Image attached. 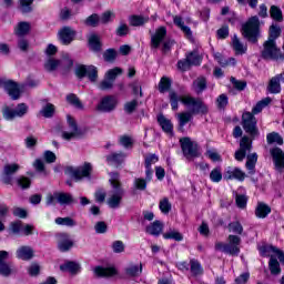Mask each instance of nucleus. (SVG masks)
Listing matches in <instances>:
<instances>
[{"label":"nucleus","mask_w":284,"mask_h":284,"mask_svg":"<svg viewBox=\"0 0 284 284\" xmlns=\"http://www.w3.org/2000/svg\"><path fill=\"white\" fill-rule=\"evenodd\" d=\"M75 74L79 79H83V77H88L91 83H97V79H99V71L94 65H79L75 69Z\"/></svg>","instance_id":"10"},{"label":"nucleus","mask_w":284,"mask_h":284,"mask_svg":"<svg viewBox=\"0 0 284 284\" xmlns=\"http://www.w3.org/2000/svg\"><path fill=\"white\" fill-rule=\"evenodd\" d=\"M60 270L62 272H70L71 274H75V272H79V264L74 262H68L67 264L61 265Z\"/></svg>","instance_id":"53"},{"label":"nucleus","mask_w":284,"mask_h":284,"mask_svg":"<svg viewBox=\"0 0 284 284\" xmlns=\"http://www.w3.org/2000/svg\"><path fill=\"white\" fill-rule=\"evenodd\" d=\"M114 17H116V14L114 13V11H105L104 13H102L101 18H100V23H110V21H112V19H114Z\"/></svg>","instance_id":"62"},{"label":"nucleus","mask_w":284,"mask_h":284,"mask_svg":"<svg viewBox=\"0 0 284 284\" xmlns=\"http://www.w3.org/2000/svg\"><path fill=\"white\" fill-rule=\"evenodd\" d=\"M120 74H123V69L115 67L106 71L105 77H108L114 83Z\"/></svg>","instance_id":"51"},{"label":"nucleus","mask_w":284,"mask_h":284,"mask_svg":"<svg viewBox=\"0 0 284 284\" xmlns=\"http://www.w3.org/2000/svg\"><path fill=\"white\" fill-rule=\"evenodd\" d=\"M215 59L217 63L222 65V68H225L226 65H236V59L234 58L225 59L221 53L215 54Z\"/></svg>","instance_id":"47"},{"label":"nucleus","mask_w":284,"mask_h":284,"mask_svg":"<svg viewBox=\"0 0 284 284\" xmlns=\"http://www.w3.org/2000/svg\"><path fill=\"white\" fill-rule=\"evenodd\" d=\"M263 45L262 58L276 61L281 57V49L276 47V41L266 40Z\"/></svg>","instance_id":"9"},{"label":"nucleus","mask_w":284,"mask_h":284,"mask_svg":"<svg viewBox=\"0 0 284 284\" xmlns=\"http://www.w3.org/2000/svg\"><path fill=\"white\" fill-rule=\"evenodd\" d=\"M246 169L248 170V173L254 174L256 171V161H258V155L256 153L248 154L246 156Z\"/></svg>","instance_id":"34"},{"label":"nucleus","mask_w":284,"mask_h":284,"mask_svg":"<svg viewBox=\"0 0 284 284\" xmlns=\"http://www.w3.org/2000/svg\"><path fill=\"white\" fill-rule=\"evenodd\" d=\"M16 256L21 261H30L34 257V250L30 246H20L16 252Z\"/></svg>","instance_id":"23"},{"label":"nucleus","mask_w":284,"mask_h":284,"mask_svg":"<svg viewBox=\"0 0 284 284\" xmlns=\"http://www.w3.org/2000/svg\"><path fill=\"white\" fill-rule=\"evenodd\" d=\"M281 37V27L278 24H272L268 31L267 41H276Z\"/></svg>","instance_id":"45"},{"label":"nucleus","mask_w":284,"mask_h":284,"mask_svg":"<svg viewBox=\"0 0 284 284\" xmlns=\"http://www.w3.org/2000/svg\"><path fill=\"white\" fill-rule=\"evenodd\" d=\"M260 28L261 20L256 16H253L242 26V34L251 43H257Z\"/></svg>","instance_id":"3"},{"label":"nucleus","mask_w":284,"mask_h":284,"mask_svg":"<svg viewBox=\"0 0 284 284\" xmlns=\"http://www.w3.org/2000/svg\"><path fill=\"white\" fill-rule=\"evenodd\" d=\"M34 0H20V10L23 14H28L32 11V3Z\"/></svg>","instance_id":"56"},{"label":"nucleus","mask_w":284,"mask_h":284,"mask_svg":"<svg viewBox=\"0 0 284 284\" xmlns=\"http://www.w3.org/2000/svg\"><path fill=\"white\" fill-rule=\"evenodd\" d=\"M165 34H168V30L165 27H160L155 34L152 37V43L154 48H159L160 43L165 39Z\"/></svg>","instance_id":"27"},{"label":"nucleus","mask_w":284,"mask_h":284,"mask_svg":"<svg viewBox=\"0 0 284 284\" xmlns=\"http://www.w3.org/2000/svg\"><path fill=\"white\" fill-rule=\"evenodd\" d=\"M142 265H136V264H130L129 266L125 267V274L126 276H136L141 272Z\"/></svg>","instance_id":"57"},{"label":"nucleus","mask_w":284,"mask_h":284,"mask_svg":"<svg viewBox=\"0 0 284 284\" xmlns=\"http://www.w3.org/2000/svg\"><path fill=\"white\" fill-rule=\"evenodd\" d=\"M210 180L212 183H221V181H223V171L221 170V166H217L211 171Z\"/></svg>","instance_id":"44"},{"label":"nucleus","mask_w":284,"mask_h":284,"mask_svg":"<svg viewBox=\"0 0 284 284\" xmlns=\"http://www.w3.org/2000/svg\"><path fill=\"white\" fill-rule=\"evenodd\" d=\"M98 88L99 90H112L114 82L108 75H104V79L98 84Z\"/></svg>","instance_id":"55"},{"label":"nucleus","mask_w":284,"mask_h":284,"mask_svg":"<svg viewBox=\"0 0 284 284\" xmlns=\"http://www.w3.org/2000/svg\"><path fill=\"white\" fill-rule=\"evenodd\" d=\"M268 270L273 276H278V274H281V264L276 257L271 256L268 262Z\"/></svg>","instance_id":"36"},{"label":"nucleus","mask_w":284,"mask_h":284,"mask_svg":"<svg viewBox=\"0 0 284 284\" xmlns=\"http://www.w3.org/2000/svg\"><path fill=\"white\" fill-rule=\"evenodd\" d=\"M72 65H74V62L72 59H70V57H64L62 60H60V68H62V70H70Z\"/></svg>","instance_id":"63"},{"label":"nucleus","mask_w":284,"mask_h":284,"mask_svg":"<svg viewBox=\"0 0 284 284\" xmlns=\"http://www.w3.org/2000/svg\"><path fill=\"white\" fill-rule=\"evenodd\" d=\"M158 123L165 134H169V136H174V124H172V120L165 118L163 114H160L158 115Z\"/></svg>","instance_id":"22"},{"label":"nucleus","mask_w":284,"mask_h":284,"mask_svg":"<svg viewBox=\"0 0 284 284\" xmlns=\"http://www.w3.org/2000/svg\"><path fill=\"white\" fill-rule=\"evenodd\" d=\"M67 103H69L70 105H73V108H77V110H83V103L81 102L79 97H77V94L74 93L67 95Z\"/></svg>","instance_id":"40"},{"label":"nucleus","mask_w":284,"mask_h":284,"mask_svg":"<svg viewBox=\"0 0 284 284\" xmlns=\"http://www.w3.org/2000/svg\"><path fill=\"white\" fill-rule=\"evenodd\" d=\"M186 59L191 65H201V55L199 54V51L187 53Z\"/></svg>","instance_id":"48"},{"label":"nucleus","mask_w":284,"mask_h":284,"mask_svg":"<svg viewBox=\"0 0 284 284\" xmlns=\"http://www.w3.org/2000/svg\"><path fill=\"white\" fill-rule=\"evenodd\" d=\"M272 212V209L270 207V205L260 202L255 209V216H257V219H266V216Z\"/></svg>","instance_id":"26"},{"label":"nucleus","mask_w":284,"mask_h":284,"mask_svg":"<svg viewBox=\"0 0 284 284\" xmlns=\"http://www.w3.org/2000/svg\"><path fill=\"white\" fill-rule=\"evenodd\" d=\"M40 113L42 114V116H44V119H52V116H54V104L48 103L45 106L42 108Z\"/></svg>","instance_id":"52"},{"label":"nucleus","mask_w":284,"mask_h":284,"mask_svg":"<svg viewBox=\"0 0 284 284\" xmlns=\"http://www.w3.org/2000/svg\"><path fill=\"white\" fill-rule=\"evenodd\" d=\"M174 24L182 30V32L185 34L186 38L192 40V29L190 27L185 26V22L183 21V18L175 16L173 18Z\"/></svg>","instance_id":"24"},{"label":"nucleus","mask_w":284,"mask_h":284,"mask_svg":"<svg viewBox=\"0 0 284 284\" xmlns=\"http://www.w3.org/2000/svg\"><path fill=\"white\" fill-rule=\"evenodd\" d=\"M84 23L85 26H90L91 28H97V26L101 23V18L99 17V14L93 13L85 19Z\"/></svg>","instance_id":"54"},{"label":"nucleus","mask_w":284,"mask_h":284,"mask_svg":"<svg viewBox=\"0 0 284 284\" xmlns=\"http://www.w3.org/2000/svg\"><path fill=\"white\" fill-rule=\"evenodd\" d=\"M18 170H21V166L17 163L6 164L2 171V182L6 185H12V176L17 174Z\"/></svg>","instance_id":"18"},{"label":"nucleus","mask_w":284,"mask_h":284,"mask_svg":"<svg viewBox=\"0 0 284 284\" xmlns=\"http://www.w3.org/2000/svg\"><path fill=\"white\" fill-rule=\"evenodd\" d=\"M74 205L77 200L70 193L54 192L47 195V205Z\"/></svg>","instance_id":"6"},{"label":"nucleus","mask_w":284,"mask_h":284,"mask_svg":"<svg viewBox=\"0 0 284 284\" xmlns=\"http://www.w3.org/2000/svg\"><path fill=\"white\" fill-rule=\"evenodd\" d=\"M92 163L84 162L82 165L74 168V166H67L65 174L74 179V181H83V179L91 180L92 179Z\"/></svg>","instance_id":"4"},{"label":"nucleus","mask_w":284,"mask_h":284,"mask_svg":"<svg viewBox=\"0 0 284 284\" xmlns=\"http://www.w3.org/2000/svg\"><path fill=\"white\" fill-rule=\"evenodd\" d=\"M267 91L271 94H280L281 92V80L277 78V75L273 77L267 85Z\"/></svg>","instance_id":"30"},{"label":"nucleus","mask_w":284,"mask_h":284,"mask_svg":"<svg viewBox=\"0 0 284 284\" xmlns=\"http://www.w3.org/2000/svg\"><path fill=\"white\" fill-rule=\"evenodd\" d=\"M102 43H101V37H99V34H91L89 37V48L90 50H92L93 52H101V48H102Z\"/></svg>","instance_id":"25"},{"label":"nucleus","mask_w":284,"mask_h":284,"mask_svg":"<svg viewBox=\"0 0 284 284\" xmlns=\"http://www.w3.org/2000/svg\"><path fill=\"white\" fill-rule=\"evenodd\" d=\"M160 211L162 214H170L172 211V203H170V200L168 197H164L159 203Z\"/></svg>","instance_id":"50"},{"label":"nucleus","mask_w":284,"mask_h":284,"mask_svg":"<svg viewBox=\"0 0 284 284\" xmlns=\"http://www.w3.org/2000/svg\"><path fill=\"white\" fill-rule=\"evenodd\" d=\"M30 32V22H19L14 28V34L17 37H26Z\"/></svg>","instance_id":"35"},{"label":"nucleus","mask_w":284,"mask_h":284,"mask_svg":"<svg viewBox=\"0 0 284 284\" xmlns=\"http://www.w3.org/2000/svg\"><path fill=\"white\" fill-rule=\"evenodd\" d=\"M229 232H233V234H243V225L241 222H231L229 224Z\"/></svg>","instance_id":"59"},{"label":"nucleus","mask_w":284,"mask_h":284,"mask_svg":"<svg viewBox=\"0 0 284 284\" xmlns=\"http://www.w3.org/2000/svg\"><path fill=\"white\" fill-rule=\"evenodd\" d=\"M55 239L58 241V250H60V252H70V250H72L74 242L70 239V234L58 233Z\"/></svg>","instance_id":"17"},{"label":"nucleus","mask_w":284,"mask_h":284,"mask_svg":"<svg viewBox=\"0 0 284 284\" xmlns=\"http://www.w3.org/2000/svg\"><path fill=\"white\" fill-rule=\"evenodd\" d=\"M163 232V223L161 221H154L150 226L146 227V233L152 236H159Z\"/></svg>","instance_id":"32"},{"label":"nucleus","mask_w":284,"mask_h":284,"mask_svg":"<svg viewBox=\"0 0 284 284\" xmlns=\"http://www.w3.org/2000/svg\"><path fill=\"white\" fill-rule=\"evenodd\" d=\"M247 152H252V140L247 135H244L240 141V150L235 152V159L243 161Z\"/></svg>","instance_id":"15"},{"label":"nucleus","mask_w":284,"mask_h":284,"mask_svg":"<svg viewBox=\"0 0 284 284\" xmlns=\"http://www.w3.org/2000/svg\"><path fill=\"white\" fill-rule=\"evenodd\" d=\"M60 65H61L60 60H57L54 58H49L44 63V69L47 70V72H54V70H57V68H60Z\"/></svg>","instance_id":"42"},{"label":"nucleus","mask_w":284,"mask_h":284,"mask_svg":"<svg viewBox=\"0 0 284 284\" xmlns=\"http://www.w3.org/2000/svg\"><path fill=\"white\" fill-rule=\"evenodd\" d=\"M271 156L276 172H283L284 170V152L281 148L275 146L270 150Z\"/></svg>","instance_id":"16"},{"label":"nucleus","mask_w":284,"mask_h":284,"mask_svg":"<svg viewBox=\"0 0 284 284\" xmlns=\"http://www.w3.org/2000/svg\"><path fill=\"white\" fill-rule=\"evenodd\" d=\"M119 105V98L115 95H106L101 99L100 103L97 105L98 112H114Z\"/></svg>","instance_id":"12"},{"label":"nucleus","mask_w":284,"mask_h":284,"mask_svg":"<svg viewBox=\"0 0 284 284\" xmlns=\"http://www.w3.org/2000/svg\"><path fill=\"white\" fill-rule=\"evenodd\" d=\"M272 103V99L266 98L262 101L257 102L256 105L252 109V114H260V112H263V108H267Z\"/></svg>","instance_id":"46"},{"label":"nucleus","mask_w":284,"mask_h":284,"mask_svg":"<svg viewBox=\"0 0 284 284\" xmlns=\"http://www.w3.org/2000/svg\"><path fill=\"white\" fill-rule=\"evenodd\" d=\"M7 258H10V253L8 251H0V276H4V278L14 274V266L8 263Z\"/></svg>","instance_id":"13"},{"label":"nucleus","mask_w":284,"mask_h":284,"mask_svg":"<svg viewBox=\"0 0 284 284\" xmlns=\"http://www.w3.org/2000/svg\"><path fill=\"white\" fill-rule=\"evenodd\" d=\"M116 57H119V52L115 49H106L103 52V59L106 63H114L116 61Z\"/></svg>","instance_id":"43"},{"label":"nucleus","mask_w":284,"mask_h":284,"mask_svg":"<svg viewBox=\"0 0 284 284\" xmlns=\"http://www.w3.org/2000/svg\"><path fill=\"white\" fill-rule=\"evenodd\" d=\"M232 48L236 54H245V52H247V47L241 43L237 34L232 38Z\"/></svg>","instance_id":"31"},{"label":"nucleus","mask_w":284,"mask_h":284,"mask_svg":"<svg viewBox=\"0 0 284 284\" xmlns=\"http://www.w3.org/2000/svg\"><path fill=\"white\" fill-rule=\"evenodd\" d=\"M190 265H191V273L194 276H201V274H203V266H201V263H199V261L191 260Z\"/></svg>","instance_id":"49"},{"label":"nucleus","mask_w":284,"mask_h":284,"mask_svg":"<svg viewBox=\"0 0 284 284\" xmlns=\"http://www.w3.org/2000/svg\"><path fill=\"white\" fill-rule=\"evenodd\" d=\"M120 145H122V148H132L134 141L129 136V135H122L120 136Z\"/></svg>","instance_id":"64"},{"label":"nucleus","mask_w":284,"mask_h":284,"mask_svg":"<svg viewBox=\"0 0 284 284\" xmlns=\"http://www.w3.org/2000/svg\"><path fill=\"white\" fill-rule=\"evenodd\" d=\"M125 153H111L106 155V161L111 163L112 165H121L125 161Z\"/></svg>","instance_id":"28"},{"label":"nucleus","mask_w":284,"mask_h":284,"mask_svg":"<svg viewBox=\"0 0 284 284\" xmlns=\"http://www.w3.org/2000/svg\"><path fill=\"white\" fill-rule=\"evenodd\" d=\"M2 114H3V118L6 119V121H12V120L17 119V116H19V118L26 116V114H28V105H26V103H20V104H18V106L16 109L6 106L3 109Z\"/></svg>","instance_id":"11"},{"label":"nucleus","mask_w":284,"mask_h":284,"mask_svg":"<svg viewBox=\"0 0 284 284\" xmlns=\"http://www.w3.org/2000/svg\"><path fill=\"white\" fill-rule=\"evenodd\" d=\"M169 101L174 112L179 110V101H181L183 105H186V108H191V111L181 112L175 115L179 132H185V125L194 119V114H207V105H205L201 99L190 95L180 97L176 91H169Z\"/></svg>","instance_id":"1"},{"label":"nucleus","mask_w":284,"mask_h":284,"mask_svg":"<svg viewBox=\"0 0 284 284\" xmlns=\"http://www.w3.org/2000/svg\"><path fill=\"white\" fill-rule=\"evenodd\" d=\"M136 108H139V101L136 100L129 101L124 104V112H126V114H132V112H134Z\"/></svg>","instance_id":"60"},{"label":"nucleus","mask_w":284,"mask_h":284,"mask_svg":"<svg viewBox=\"0 0 284 284\" xmlns=\"http://www.w3.org/2000/svg\"><path fill=\"white\" fill-rule=\"evenodd\" d=\"M0 85H3L6 92H8L9 97L13 99V101H17L19 97H21V88L19 84L12 81H3L0 79Z\"/></svg>","instance_id":"19"},{"label":"nucleus","mask_w":284,"mask_h":284,"mask_svg":"<svg viewBox=\"0 0 284 284\" xmlns=\"http://www.w3.org/2000/svg\"><path fill=\"white\" fill-rule=\"evenodd\" d=\"M142 191H143V179H135L133 182V186L131 189V193L135 196Z\"/></svg>","instance_id":"58"},{"label":"nucleus","mask_w":284,"mask_h":284,"mask_svg":"<svg viewBox=\"0 0 284 284\" xmlns=\"http://www.w3.org/2000/svg\"><path fill=\"white\" fill-rule=\"evenodd\" d=\"M242 126L246 134H250L251 139L254 140L258 136V128H256V118L252 112H245L242 115Z\"/></svg>","instance_id":"7"},{"label":"nucleus","mask_w":284,"mask_h":284,"mask_svg":"<svg viewBox=\"0 0 284 284\" xmlns=\"http://www.w3.org/2000/svg\"><path fill=\"white\" fill-rule=\"evenodd\" d=\"M224 179L226 181H234V179L236 181H245V172L239 168L229 166L224 172Z\"/></svg>","instance_id":"21"},{"label":"nucleus","mask_w":284,"mask_h":284,"mask_svg":"<svg viewBox=\"0 0 284 284\" xmlns=\"http://www.w3.org/2000/svg\"><path fill=\"white\" fill-rule=\"evenodd\" d=\"M180 145L185 159H194L199 156V146L190 138L180 139Z\"/></svg>","instance_id":"8"},{"label":"nucleus","mask_w":284,"mask_h":284,"mask_svg":"<svg viewBox=\"0 0 284 284\" xmlns=\"http://www.w3.org/2000/svg\"><path fill=\"white\" fill-rule=\"evenodd\" d=\"M93 272L95 276H115L116 268L112 266L111 267L97 266Z\"/></svg>","instance_id":"29"},{"label":"nucleus","mask_w":284,"mask_h":284,"mask_svg":"<svg viewBox=\"0 0 284 284\" xmlns=\"http://www.w3.org/2000/svg\"><path fill=\"white\" fill-rule=\"evenodd\" d=\"M171 88H172V80H170V78L168 77H162L158 85L159 92H161V94H165V92H170Z\"/></svg>","instance_id":"33"},{"label":"nucleus","mask_w":284,"mask_h":284,"mask_svg":"<svg viewBox=\"0 0 284 284\" xmlns=\"http://www.w3.org/2000/svg\"><path fill=\"white\" fill-rule=\"evenodd\" d=\"M207 88V80L205 78H197L193 82V90L196 94H201Z\"/></svg>","instance_id":"37"},{"label":"nucleus","mask_w":284,"mask_h":284,"mask_svg":"<svg viewBox=\"0 0 284 284\" xmlns=\"http://www.w3.org/2000/svg\"><path fill=\"white\" fill-rule=\"evenodd\" d=\"M270 16H271V19H273V21H276L277 23H282V21H283V11L281 10V8H278L274 4L271 6Z\"/></svg>","instance_id":"38"},{"label":"nucleus","mask_w":284,"mask_h":284,"mask_svg":"<svg viewBox=\"0 0 284 284\" xmlns=\"http://www.w3.org/2000/svg\"><path fill=\"white\" fill-rule=\"evenodd\" d=\"M163 239L173 240V241H183V235L176 231H171L163 234Z\"/></svg>","instance_id":"61"},{"label":"nucleus","mask_w":284,"mask_h":284,"mask_svg":"<svg viewBox=\"0 0 284 284\" xmlns=\"http://www.w3.org/2000/svg\"><path fill=\"white\" fill-rule=\"evenodd\" d=\"M241 237L237 235H229V243L223 242L215 243L216 252H224V254H230L231 256H239L241 254Z\"/></svg>","instance_id":"5"},{"label":"nucleus","mask_w":284,"mask_h":284,"mask_svg":"<svg viewBox=\"0 0 284 284\" xmlns=\"http://www.w3.org/2000/svg\"><path fill=\"white\" fill-rule=\"evenodd\" d=\"M55 225H62L64 227H75L77 221L74 219L67 216V217H57L54 220Z\"/></svg>","instance_id":"39"},{"label":"nucleus","mask_w":284,"mask_h":284,"mask_svg":"<svg viewBox=\"0 0 284 284\" xmlns=\"http://www.w3.org/2000/svg\"><path fill=\"white\" fill-rule=\"evenodd\" d=\"M109 182L111 191L109 192L106 204L111 210H119V207H121L123 196H125V189H123V185L121 184V176L116 172L110 173Z\"/></svg>","instance_id":"2"},{"label":"nucleus","mask_w":284,"mask_h":284,"mask_svg":"<svg viewBox=\"0 0 284 284\" xmlns=\"http://www.w3.org/2000/svg\"><path fill=\"white\" fill-rule=\"evenodd\" d=\"M74 37H77V32L70 27H64L59 31V39L63 45H70L74 41Z\"/></svg>","instance_id":"20"},{"label":"nucleus","mask_w":284,"mask_h":284,"mask_svg":"<svg viewBox=\"0 0 284 284\" xmlns=\"http://www.w3.org/2000/svg\"><path fill=\"white\" fill-rule=\"evenodd\" d=\"M266 141L268 145L276 143L277 145H283V136L277 132H272L266 135Z\"/></svg>","instance_id":"41"},{"label":"nucleus","mask_w":284,"mask_h":284,"mask_svg":"<svg viewBox=\"0 0 284 284\" xmlns=\"http://www.w3.org/2000/svg\"><path fill=\"white\" fill-rule=\"evenodd\" d=\"M67 123L71 131L62 132V139H64V141H71V139H78V136H81V134H83L79 129V126L77 125V121L74 120V118L68 115Z\"/></svg>","instance_id":"14"}]
</instances>
